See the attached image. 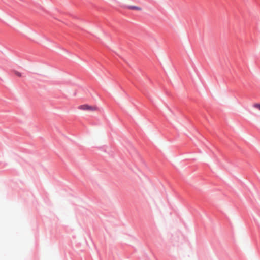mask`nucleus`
<instances>
[{
  "label": "nucleus",
  "mask_w": 260,
  "mask_h": 260,
  "mask_svg": "<svg viewBox=\"0 0 260 260\" xmlns=\"http://www.w3.org/2000/svg\"><path fill=\"white\" fill-rule=\"evenodd\" d=\"M253 107L260 110V104L259 103L254 104Z\"/></svg>",
  "instance_id": "nucleus-4"
},
{
  "label": "nucleus",
  "mask_w": 260,
  "mask_h": 260,
  "mask_svg": "<svg viewBox=\"0 0 260 260\" xmlns=\"http://www.w3.org/2000/svg\"><path fill=\"white\" fill-rule=\"evenodd\" d=\"M78 109L82 111H86L89 112H94L99 110V108L96 106H92L88 104H83L79 105L78 107Z\"/></svg>",
  "instance_id": "nucleus-1"
},
{
  "label": "nucleus",
  "mask_w": 260,
  "mask_h": 260,
  "mask_svg": "<svg viewBox=\"0 0 260 260\" xmlns=\"http://www.w3.org/2000/svg\"><path fill=\"white\" fill-rule=\"evenodd\" d=\"M127 9H128L129 10H137V11H142V9L141 7H138V6H127Z\"/></svg>",
  "instance_id": "nucleus-2"
},
{
  "label": "nucleus",
  "mask_w": 260,
  "mask_h": 260,
  "mask_svg": "<svg viewBox=\"0 0 260 260\" xmlns=\"http://www.w3.org/2000/svg\"><path fill=\"white\" fill-rule=\"evenodd\" d=\"M14 74L18 77H21L22 76V74L21 73H20L18 71H14Z\"/></svg>",
  "instance_id": "nucleus-3"
}]
</instances>
